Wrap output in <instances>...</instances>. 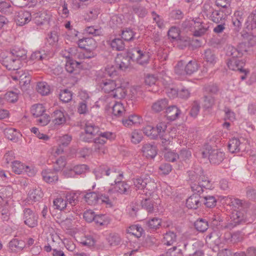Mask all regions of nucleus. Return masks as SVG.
<instances>
[{
    "label": "nucleus",
    "instance_id": "f8f14e48",
    "mask_svg": "<svg viewBox=\"0 0 256 256\" xmlns=\"http://www.w3.org/2000/svg\"><path fill=\"white\" fill-rule=\"evenodd\" d=\"M118 176L120 178H116L114 180L116 184L114 188V190L120 194L126 196L130 194L132 191L130 186L126 182L121 180V177L122 176V174H120Z\"/></svg>",
    "mask_w": 256,
    "mask_h": 256
},
{
    "label": "nucleus",
    "instance_id": "69168bd1",
    "mask_svg": "<svg viewBox=\"0 0 256 256\" xmlns=\"http://www.w3.org/2000/svg\"><path fill=\"white\" fill-rule=\"evenodd\" d=\"M95 244L96 240L90 235H85L81 240V244L88 248L94 246Z\"/></svg>",
    "mask_w": 256,
    "mask_h": 256
},
{
    "label": "nucleus",
    "instance_id": "b1692460",
    "mask_svg": "<svg viewBox=\"0 0 256 256\" xmlns=\"http://www.w3.org/2000/svg\"><path fill=\"white\" fill-rule=\"evenodd\" d=\"M54 169H46L42 172L44 180L48 183H52L58 180V176Z\"/></svg>",
    "mask_w": 256,
    "mask_h": 256
},
{
    "label": "nucleus",
    "instance_id": "e2e57ef3",
    "mask_svg": "<svg viewBox=\"0 0 256 256\" xmlns=\"http://www.w3.org/2000/svg\"><path fill=\"white\" fill-rule=\"evenodd\" d=\"M200 20L199 18H196V20H186L182 24V26L184 28L189 30L192 32H194V26L196 24V22Z\"/></svg>",
    "mask_w": 256,
    "mask_h": 256
},
{
    "label": "nucleus",
    "instance_id": "603ef678",
    "mask_svg": "<svg viewBox=\"0 0 256 256\" xmlns=\"http://www.w3.org/2000/svg\"><path fill=\"white\" fill-rule=\"evenodd\" d=\"M161 222V219L153 218L146 222V226L149 230H156L160 228Z\"/></svg>",
    "mask_w": 256,
    "mask_h": 256
},
{
    "label": "nucleus",
    "instance_id": "6e6552de",
    "mask_svg": "<svg viewBox=\"0 0 256 256\" xmlns=\"http://www.w3.org/2000/svg\"><path fill=\"white\" fill-rule=\"evenodd\" d=\"M246 52V46L245 43H240L236 47L229 45L226 47V54L230 58H239L242 56L244 53Z\"/></svg>",
    "mask_w": 256,
    "mask_h": 256
},
{
    "label": "nucleus",
    "instance_id": "052dcab7",
    "mask_svg": "<svg viewBox=\"0 0 256 256\" xmlns=\"http://www.w3.org/2000/svg\"><path fill=\"white\" fill-rule=\"evenodd\" d=\"M110 46L113 50L118 51L123 50L124 48V44L120 38L112 40L110 42Z\"/></svg>",
    "mask_w": 256,
    "mask_h": 256
},
{
    "label": "nucleus",
    "instance_id": "a211bd4d",
    "mask_svg": "<svg viewBox=\"0 0 256 256\" xmlns=\"http://www.w3.org/2000/svg\"><path fill=\"white\" fill-rule=\"evenodd\" d=\"M115 61L120 69L125 70L130 66L131 60L128 54L126 53L118 54Z\"/></svg>",
    "mask_w": 256,
    "mask_h": 256
},
{
    "label": "nucleus",
    "instance_id": "c03bdc74",
    "mask_svg": "<svg viewBox=\"0 0 256 256\" xmlns=\"http://www.w3.org/2000/svg\"><path fill=\"white\" fill-rule=\"evenodd\" d=\"M80 194L78 192H68L65 196L67 202L72 206H74L78 201V198Z\"/></svg>",
    "mask_w": 256,
    "mask_h": 256
},
{
    "label": "nucleus",
    "instance_id": "0eeeda50",
    "mask_svg": "<svg viewBox=\"0 0 256 256\" xmlns=\"http://www.w3.org/2000/svg\"><path fill=\"white\" fill-rule=\"evenodd\" d=\"M126 54L130 58L131 60L136 61L140 64L146 63L149 60L148 54L141 50L138 48H132Z\"/></svg>",
    "mask_w": 256,
    "mask_h": 256
},
{
    "label": "nucleus",
    "instance_id": "2f4dec72",
    "mask_svg": "<svg viewBox=\"0 0 256 256\" xmlns=\"http://www.w3.org/2000/svg\"><path fill=\"white\" fill-rule=\"evenodd\" d=\"M64 26L68 29L65 35L66 38L72 42L76 40V37L79 33L78 32L71 27L70 22L69 21L64 24Z\"/></svg>",
    "mask_w": 256,
    "mask_h": 256
},
{
    "label": "nucleus",
    "instance_id": "8fccbe9b",
    "mask_svg": "<svg viewBox=\"0 0 256 256\" xmlns=\"http://www.w3.org/2000/svg\"><path fill=\"white\" fill-rule=\"evenodd\" d=\"M31 113L36 118L40 116L46 112V108L42 104H36L32 106Z\"/></svg>",
    "mask_w": 256,
    "mask_h": 256
},
{
    "label": "nucleus",
    "instance_id": "5fc2aeb1",
    "mask_svg": "<svg viewBox=\"0 0 256 256\" xmlns=\"http://www.w3.org/2000/svg\"><path fill=\"white\" fill-rule=\"evenodd\" d=\"M50 244H47L44 247V250L47 252H52V256H66L64 252L60 249L52 248Z\"/></svg>",
    "mask_w": 256,
    "mask_h": 256
},
{
    "label": "nucleus",
    "instance_id": "37998d69",
    "mask_svg": "<svg viewBox=\"0 0 256 256\" xmlns=\"http://www.w3.org/2000/svg\"><path fill=\"white\" fill-rule=\"evenodd\" d=\"M110 219L109 216L106 214L96 215L94 221L98 226H107L110 222Z\"/></svg>",
    "mask_w": 256,
    "mask_h": 256
},
{
    "label": "nucleus",
    "instance_id": "a18cd8bd",
    "mask_svg": "<svg viewBox=\"0 0 256 256\" xmlns=\"http://www.w3.org/2000/svg\"><path fill=\"white\" fill-rule=\"evenodd\" d=\"M132 10L134 14L140 18H144L148 14V9L141 4L132 6Z\"/></svg>",
    "mask_w": 256,
    "mask_h": 256
},
{
    "label": "nucleus",
    "instance_id": "a19ab883",
    "mask_svg": "<svg viewBox=\"0 0 256 256\" xmlns=\"http://www.w3.org/2000/svg\"><path fill=\"white\" fill-rule=\"evenodd\" d=\"M98 192H90L86 193L84 198L86 202L89 205H95L98 204Z\"/></svg>",
    "mask_w": 256,
    "mask_h": 256
},
{
    "label": "nucleus",
    "instance_id": "09e8293b",
    "mask_svg": "<svg viewBox=\"0 0 256 256\" xmlns=\"http://www.w3.org/2000/svg\"><path fill=\"white\" fill-rule=\"evenodd\" d=\"M36 90L38 93L42 96H46L50 93V86L44 82H38L37 84Z\"/></svg>",
    "mask_w": 256,
    "mask_h": 256
},
{
    "label": "nucleus",
    "instance_id": "6ab92c4d",
    "mask_svg": "<svg viewBox=\"0 0 256 256\" xmlns=\"http://www.w3.org/2000/svg\"><path fill=\"white\" fill-rule=\"evenodd\" d=\"M224 154L218 150H212L209 152V160L211 164H220L224 159Z\"/></svg>",
    "mask_w": 256,
    "mask_h": 256
},
{
    "label": "nucleus",
    "instance_id": "4be33fe9",
    "mask_svg": "<svg viewBox=\"0 0 256 256\" xmlns=\"http://www.w3.org/2000/svg\"><path fill=\"white\" fill-rule=\"evenodd\" d=\"M65 68L66 70L70 74H78L80 72V62L69 59L66 63Z\"/></svg>",
    "mask_w": 256,
    "mask_h": 256
},
{
    "label": "nucleus",
    "instance_id": "f3484780",
    "mask_svg": "<svg viewBox=\"0 0 256 256\" xmlns=\"http://www.w3.org/2000/svg\"><path fill=\"white\" fill-rule=\"evenodd\" d=\"M32 20L31 14L26 10H20L16 13L15 20L18 26H24Z\"/></svg>",
    "mask_w": 256,
    "mask_h": 256
},
{
    "label": "nucleus",
    "instance_id": "72a5a7b5",
    "mask_svg": "<svg viewBox=\"0 0 256 256\" xmlns=\"http://www.w3.org/2000/svg\"><path fill=\"white\" fill-rule=\"evenodd\" d=\"M43 196V193L39 188L30 190L28 194V200L31 202H40Z\"/></svg>",
    "mask_w": 256,
    "mask_h": 256
},
{
    "label": "nucleus",
    "instance_id": "473e14b6",
    "mask_svg": "<svg viewBox=\"0 0 256 256\" xmlns=\"http://www.w3.org/2000/svg\"><path fill=\"white\" fill-rule=\"evenodd\" d=\"M117 86L116 82L112 80H102L100 84V87L106 93H112L114 88Z\"/></svg>",
    "mask_w": 256,
    "mask_h": 256
},
{
    "label": "nucleus",
    "instance_id": "4468645a",
    "mask_svg": "<svg viewBox=\"0 0 256 256\" xmlns=\"http://www.w3.org/2000/svg\"><path fill=\"white\" fill-rule=\"evenodd\" d=\"M212 187L210 180L208 178L203 175L198 184H194L191 185V188L192 192L203 194L204 188L210 189Z\"/></svg>",
    "mask_w": 256,
    "mask_h": 256
},
{
    "label": "nucleus",
    "instance_id": "dca6fc26",
    "mask_svg": "<svg viewBox=\"0 0 256 256\" xmlns=\"http://www.w3.org/2000/svg\"><path fill=\"white\" fill-rule=\"evenodd\" d=\"M194 194L186 201V206L190 209H196L202 204L201 193L193 192Z\"/></svg>",
    "mask_w": 256,
    "mask_h": 256
},
{
    "label": "nucleus",
    "instance_id": "412c9836",
    "mask_svg": "<svg viewBox=\"0 0 256 256\" xmlns=\"http://www.w3.org/2000/svg\"><path fill=\"white\" fill-rule=\"evenodd\" d=\"M226 64L228 68L232 70L246 71V70L243 69L244 62L242 60H239L238 58H230Z\"/></svg>",
    "mask_w": 256,
    "mask_h": 256
},
{
    "label": "nucleus",
    "instance_id": "f704fd0d",
    "mask_svg": "<svg viewBox=\"0 0 256 256\" xmlns=\"http://www.w3.org/2000/svg\"><path fill=\"white\" fill-rule=\"evenodd\" d=\"M176 233L172 231H168L164 234L162 242L165 245L171 246L176 242Z\"/></svg>",
    "mask_w": 256,
    "mask_h": 256
},
{
    "label": "nucleus",
    "instance_id": "c9c22d12",
    "mask_svg": "<svg viewBox=\"0 0 256 256\" xmlns=\"http://www.w3.org/2000/svg\"><path fill=\"white\" fill-rule=\"evenodd\" d=\"M8 247L12 251L17 252L22 250L25 248V244L22 240L14 238L10 241Z\"/></svg>",
    "mask_w": 256,
    "mask_h": 256
},
{
    "label": "nucleus",
    "instance_id": "338daca9",
    "mask_svg": "<svg viewBox=\"0 0 256 256\" xmlns=\"http://www.w3.org/2000/svg\"><path fill=\"white\" fill-rule=\"evenodd\" d=\"M142 208L148 212H152L154 210V201L150 198H146L141 202Z\"/></svg>",
    "mask_w": 256,
    "mask_h": 256
},
{
    "label": "nucleus",
    "instance_id": "aec40b11",
    "mask_svg": "<svg viewBox=\"0 0 256 256\" xmlns=\"http://www.w3.org/2000/svg\"><path fill=\"white\" fill-rule=\"evenodd\" d=\"M108 102V104H107L106 108L112 109V112L114 116H122L125 110L122 103L116 101H114V104H112V102Z\"/></svg>",
    "mask_w": 256,
    "mask_h": 256
},
{
    "label": "nucleus",
    "instance_id": "13d9d810",
    "mask_svg": "<svg viewBox=\"0 0 256 256\" xmlns=\"http://www.w3.org/2000/svg\"><path fill=\"white\" fill-rule=\"evenodd\" d=\"M204 203L208 208H212L216 206V200L214 196H202V204Z\"/></svg>",
    "mask_w": 256,
    "mask_h": 256
},
{
    "label": "nucleus",
    "instance_id": "4d7b16f0",
    "mask_svg": "<svg viewBox=\"0 0 256 256\" xmlns=\"http://www.w3.org/2000/svg\"><path fill=\"white\" fill-rule=\"evenodd\" d=\"M127 231L128 233L131 234L136 238H140L144 232L141 226L138 224L130 226Z\"/></svg>",
    "mask_w": 256,
    "mask_h": 256
},
{
    "label": "nucleus",
    "instance_id": "f03ea898",
    "mask_svg": "<svg viewBox=\"0 0 256 256\" xmlns=\"http://www.w3.org/2000/svg\"><path fill=\"white\" fill-rule=\"evenodd\" d=\"M232 200V206L233 212L230 216L231 222L228 226L230 228H234L246 222V212L248 207V204L237 198H235Z\"/></svg>",
    "mask_w": 256,
    "mask_h": 256
},
{
    "label": "nucleus",
    "instance_id": "680f3d73",
    "mask_svg": "<svg viewBox=\"0 0 256 256\" xmlns=\"http://www.w3.org/2000/svg\"><path fill=\"white\" fill-rule=\"evenodd\" d=\"M142 133L140 130H135L130 134L131 141L134 144L140 143L142 141Z\"/></svg>",
    "mask_w": 256,
    "mask_h": 256
},
{
    "label": "nucleus",
    "instance_id": "864d4df0",
    "mask_svg": "<svg viewBox=\"0 0 256 256\" xmlns=\"http://www.w3.org/2000/svg\"><path fill=\"white\" fill-rule=\"evenodd\" d=\"M5 136L10 140L16 142L19 136L18 132L13 128H6L4 131Z\"/></svg>",
    "mask_w": 256,
    "mask_h": 256
},
{
    "label": "nucleus",
    "instance_id": "58836bf2",
    "mask_svg": "<svg viewBox=\"0 0 256 256\" xmlns=\"http://www.w3.org/2000/svg\"><path fill=\"white\" fill-rule=\"evenodd\" d=\"M14 70L16 71L15 73L12 76V78L14 80H19L20 84L22 83L24 85L29 84L30 80L28 79L23 81L24 78H26V76L22 70H20V68H18V69Z\"/></svg>",
    "mask_w": 256,
    "mask_h": 256
},
{
    "label": "nucleus",
    "instance_id": "79ce46f5",
    "mask_svg": "<svg viewBox=\"0 0 256 256\" xmlns=\"http://www.w3.org/2000/svg\"><path fill=\"white\" fill-rule=\"evenodd\" d=\"M64 173L67 177H74L80 174V167L78 164L67 167Z\"/></svg>",
    "mask_w": 256,
    "mask_h": 256
},
{
    "label": "nucleus",
    "instance_id": "c756f323",
    "mask_svg": "<svg viewBox=\"0 0 256 256\" xmlns=\"http://www.w3.org/2000/svg\"><path fill=\"white\" fill-rule=\"evenodd\" d=\"M203 176V171L201 168H198L194 170H190L188 172L189 180L192 184H198L201 179V176Z\"/></svg>",
    "mask_w": 256,
    "mask_h": 256
},
{
    "label": "nucleus",
    "instance_id": "423d86ee",
    "mask_svg": "<svg viewBox=\"0 0 256 256\" xmlns=\"http://www.w3.org/2000/svg\"><path fill=\"white\" fill-rule=\"evenodd\" d=\"M12 171L16 174H20L26 173L28 176H34L36 173V170L32 166H27L18 160L12 162Z\"/></svg>",
    "mask_w": 256,
    "mask_h": 256
},
{
    "label": "nucleus",
    "instance_id": "7ed1b4c3",
    "mask_svg": "<svg viewBox=\"0 0 256 256\" xmlns=\"http://www.w3.org/2000/svg\"><path fill=\"white\" fill-rule=\"evenodd\" d=\"M133 188L136 190H139L140 194L146 193L147 191H152L155 184L151 182L148 178L138 177L132 179Z\"/></svg>",
    "mask_w": 256,
    "mask_h": 256
},
{
    "label": "nucleus",
    "instance_id": "5701e85b",
    "mask_svg": "<svg viewBox=\"0 0 256 256\" xmlns=\"http://www.w3.org/2000/svg\"><path fill=\"white\" fill-rule=\"evenodd\" d=\"M244 144L240 142L239 139L233 138L229 140L228 148L232 153H237L244 150Z\"/></svg>",
    "mask_w": 256,
    "mask_h": 256
},
{
    "label": "nucleus",
    "instance_id": "774afa93",
    "mask_svg": "<svg viewBox=\"0 0 256 256\" xmlns=\"http://www.w3.org/2000/svg\"><path fill=\"white\" fill-rule=\"evenodd\" d=\"M166 256H184L182 250L176 246H173L166 252Z\"/></svg>",
    "mask_w": 256,
    "mask_h": 256
},
{
    "label": "nucleus",
    "instance_id": "c85d7f7f",
    "mask_svg": "<svg viewBox=\"0 0 256 256\" xmlns=\"http://www.w3.org/2000/svg\"><path fill=\"white\" fill-rule=\"evenodd\" d=\"M168 105V101L166 98L160 99L152 106V110L155 112H159L164 110Z\"/></svg>",
    "mask_w": 256,
    "mask_h": 256
},
{
    "label": "nucleus",
    "instance_id": "a878e982",
    "mask_svg": "<svg viewBox=\"0 0 256 256\" xmlns=\"http://www.w3.org/2000/svg\"><path fill=\"white\" fill-rule=\"evenodd\" d=\"M142 152L147 158H153L157 154L156 148L153 144H146L142 147Z\"/></svg>",
    "mask_w": 256,
    "mask_h": 256
},
{
    "label": "nucleus",
    "instance_id": "4c0bfd02",
    "mask_svg": "<svg viewBox=\"0 0 256 256\" xmlns=\"http://www.w3.org/2000/svg\"><path fill=\"white\" fill-rule=\"evenodd\" d=\"M166 92L169 97H174L176 95L178 94L179 97L184 99L188 98L190 96V91L186 88H182L178 91V93L174 89H171L170 92Z\"/></svg>",
    "mask_w": 256,
    "mask_h": 256
},
{
    "label": "nucleus",
    "instance_id": "1a4fd4ad",
    "mask_svg": "<svg viewBox=\"0 0 256 256\" xmlns=\"http://www.w3.org/2000/svg\"><path fill=\"white\" fill-rule=\"evenodd\" d=\"M2 64L8 70H16L20 67V60L16 58L14 52H8L2 60Z\"/></svg>",
    "mask_w": 256,
    "mask_h": 256
},
{
    "label": "nucleus",
    "instance_id": "7c9ffc66",
    "mask_svg": "<svg viewBox=\"0 0 256 256\" xmlns=\"http://www.w3.org/2000/svg\"><path fill=\"white\" fill-rule=\"evenodd\" d=\"M144 82L146 84L150 86H154V88H152V90H150V91H152L153 92L158 91V88L156 84L158 78L154 74H146L145 77Z\"/></svg>",
    "mask_w": 256,
    "mask_h": 256
},
{
    "label": "nucleus",
    "instance_id": "393cba45",
    "mask_svg": "<svg viewBox=\"0 0 256 256\" xmlns=\"http://www.w3.org/2000/svg\"><path fill=\"white\" fill-rule=\"evenodd\" d=\"M181 114L180 110L176 106L168 107L166 110V115L168 120H174L177 119Z\"/></svg>",
    "mask_w": 256,
    "mask_h": 256
},
{
    "label": "nucleus",
    "instance_id": "20e7f679",
    "mask_svg": "<svg viewBox=\"0 0 256 256\" xmlns=\"http://www.w3.org/2000/svg\"><path fill=\"white\" fill-rule=\"evenodd\" d=\"M96 48V42L92 38H81V55L83 58H91L94 56L93 50ZM82 56H81V57Z\"/></svg>",
    "mask_w": 256,
    "mask_h": 256
},
{
    "label": "nucleus",
    "instance_id": "f257e3e1",
    "mask_svg": "<svg viewBox=\"0 0 256 256\" xmlns=\"http://www.w3.org/2000/svg\"><path fill=\"white\" fill-rule=\"evenodd\" d=\"M84 134H81V138L85 142H90L93 140L94 143L104 144L108 140L113 138V134L109 132H100L98 126L92 122H84Z\"/></svg>",
    "mask_w": 256,
    "mask_h": 256
},
{
    "label": "nucleus",
    "instance_id": "bf43d9fd",
    "mask_svg": "<svg viewBox=\"0 0 256 256\" xmlns=\"http://www.w3.org/2000/svg\"><path fill=\"white\" fill-rule=\"evenodd\" d=\"M196 228L200 232H205L208 228V222L205 220L200 218L194 222Z\"/></svg>",
    "mask_w": 256,
    "mask_h": 256
},
{
    "label": "nucleus",
    "instance_id": "9d476101",
    "mask_svg": "<svg viewBox=\"0 0 256 256\" xmlns=\"http://www.w3.org/2000/svg\"><path fill=\"white\" fill-rule=\"evenodd\" d=\"M22 219L30 228H34L38 225V216L29 208H24Z\"/></svg>",
    "mask_w": 256,
    "mask_h": 256
},
{
    "label": "nucleus",
    "instance_id": "bb28decb",
    "mask_svg": "<svg viewBox=\"0 0 256 256\" xmlns=\"http://www.w3.org/2000/svg\"><path fill=\"white\" fill-rule=\"evenodd\" d=\"M209 26L207 24H204L202 22L198 20L196 24L194 26V30L193 35L194 36H201L206 33Z\"/></svg>",
    "mask_w": 256,
    "mask_h": 256
},
{
    "label": "nucleus",
    "instance_id": "ea45409f",
    "mask_svg": "<svg viewBox=\"0 0 256 256\" xmlns=\"http://www.w3.org/2000/svg\"><path fill=\"white\" fill-rule=\"evenodd\" d=\"M14 8L11 2H9L4 1L0 2V12L6 15H10L13 14Z\"/></svg>",
    "mask_w": 256,
    "mask_h": 256
},
{
    "label": "nucleus",
    "instance_id": "39448f33",
    "mask_svg": "<svg viewBox=\"0 0 256 256\" xmlns=\"http://www.w3.org/2000/svg\"><path fill=\"white\" fill-rule=\"evenodd\" d=\"M50 118L54 128H58L66 123L68 114L63 109L56 110L51 114Z\"/></svg>",
    "mask_w": 256,
    "mask_h": 256
},
{
    "label": "nucleus",
    "instance_id": "e433bc0d",
    "mask_svg": "<svg viewBox=\"0 0 256 256\" xmlns=\"http://www.w3.org/2000/svg\"><path fill=\"white\" fill-rule=\"evenodd\" d=\"M204 58L207 62L212 65H214L216 62L218 60L215 52L210 48L204 50Z\"/></svg>",
    "mask_w": 256,
    "mask_h": 256
},
{
    "label": "nucleus",
    "instance_id": "0e129e2a",
    "mask_svg": "<svg viewBox=\"0 0 256 256\" xmlns=\"http://www.w3.org/2000/svg\"><path fill=\"white\" fill-rule=\"evenodd\" d=\"M204 100V108L206 109H211L215 104L216 100L212 96H205Z\"/></svg>",
    "mask_w": 256,
    "mask_h": 256
},
{
    "label": "nucleus",
    "instance_id": "49530a36",
    "mask_svg": "<svg viewBox=\"0 0 256 256\" xmlns=\"http://www.w3.org/2000/svg\"><path fill=\"white\" fill-rule=\"evenodd\" d=\"M184 67L186 74L190 75L198 70L199 66L196 60H192L189 61Z\"/></svg>",
    "mask_w": 256,
    "mask_h": 256
},
{
    "label": "nucleus",
    "instance_id": "2eb2a0df",
    "mask_svg": "<svg viewBox=\"0 0 256 256\" xmlns=\"http://www.w3.org/2000/svg\"><path fill=\"white\" fill-rule=\"evenodd\" d=\"M81 114H89L92 108L90 98L86 91H81Z\"/></svg>",
    "mask_w": 256,
    "mask_h": 256
},
{
    "label": "nucleus",
    "instance_id": "6e6d98bb",
    "mask_svg": "<svg viewBox=\"0 0 256 256\" xmlns=\"http://www.w3.org/2000/svg\"><path fill=\"white\" fill-rule=\"evenodd\" d=\"M53 204L55 208L62 210L66 208L68 202L66 199L62 197H58L53 200Z\"/></svg>",
    "mask_w": 256,
    "mask_h": 256
},
{
    "label": "nucleus",
    "instance_id": "ddd939ff",
    "mask_svg": "<svg viewBox=\"0 0 256 256\" xmlns=\"http://www.w3.org/2000/svg\"><path fill=\"white\" fill-rule=\"evenodd\" d=\"M112 190L110 189L104 193L98 192V204H104L108 208L112 207L114 200V198L112 196Z\"/></svg>",
    "mask_w": 256,
    "mask_h": 256
},
{
    "label": "nucleus",
    "instance_id": "cd10ccee",
    "mask_svg": "<svg viewBox=\"0 0 256 256\" xmlns=\"http://www.w3.org/2000/svg\"><path fill=\"white\" fill-rule=\"evenodd\" d=\"M126 94V90L123 86H118L115 87L112 93L110 94V96L107 98L106 101L109 102L111 97L118 99H122L124 98Z\"/></svg>",
    "mask_w": 256,
    "mask_h": 256
},
{
    "label": "nucleus",
    "instance_id": "de8ad7c7",
    "mask_svg": "<svg viewBox=\"0 0 256 256\" xmlns=\"http://www.w3.org/2000/svg\"><path fill=\"white\" fill-rule=\"evenodd\" d=\"M167 128V124L165 122H160L156 124L155 128V132L156 134V138L159 136L162 140H164L166 142V138H163L166 133V130Z\"/></svg>",
    "mask_w": 256,
    "mask_h": 256
},
{
    "label": "nucleus",
    "instance_id": "3c124183",
    "mask_svg": "<svg viewBox=\"0 0 256 256\" xmlns=\"http://www.w3.org/2000/svg\"><path fill=\"white\" fill-rule=\"evenodd\" d=\"M206 240L216 246H218L221 242L219 233L216 232H212L207 235L206 236Z\"/></svg>",
    "mask_w": 256,
    "mask_h": 256
},
{
    "label": "nucleus",
    "instance_id": "9b49d317",
    "mask_svg": "<svg viewBox=\"0 0 256 256\" xmlns=\"http://www.w3.org/2000/svg\"><path fill=\"white\" fill-rule=\"evenodd\" d=\"M202 246L200 241L196 240L193 244L184 243V248L188 254V256H204L203 251L200 250Z\"/></svg>",
    "mask_w": 256,
    "mask_h": 256
}]
</instances>
